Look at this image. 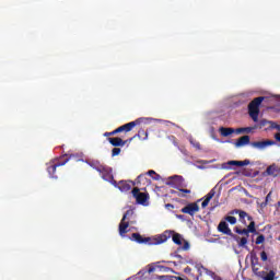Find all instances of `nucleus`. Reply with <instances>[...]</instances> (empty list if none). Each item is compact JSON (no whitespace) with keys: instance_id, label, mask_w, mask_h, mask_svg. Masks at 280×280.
<instances>
[{"instance_id":"1","label":"nucleus","mask_w":280,"mask_h":280,"mask_svg":"<svg viewBox=\"0 0 280 280\" xmlns=\"http://www.w3.org/2000/svg\"><path fill=\"white\" fill-rule=\"evenodd\" d=\"M172 232H163L162 234L154 237H143L139 233L131 234V242H137V244H149L150 246H159V244H165L170 240Z\"/></svg>"},{"instance_id":"2","label":"nucleus","mask_w":280,"mask_h":280,"mask_svg":"<svg viewBox=\"0 0 280 280\" xmlns=\"http://www.w3.org/2000/svg\"><path fill=\"white\" fill-rule=\"evenodd\" d=\"M238 214V220L240 222L245 223L246 222V218L247 220L250 222L249 225L247 226V229H240V228H235V233H237L238 235H246V237H248V233H257V229H255V221L253 220V217L248 215V213L244 210H232L230 212V215H235Z\"/></svg>"},{"instance_id":"3","label":"nucleus","mask_w":280,"mask_h":280,"mask_svg":"<svg viewBox=\"0 0 280 280\" xmlns=\"http://www.w3.org/2000/svg\"><path fill=\"white\" fill-rule=\"evenodd\" d=\"M69 161H80V156L78 154L63 155L59 162L47 167L49 176H51V178H58V176H56V170H58V167H62V165H67Z\"/></svg>"},{"instance_id":"4","label":"nucleus","mask_w":280,"mask_h":280,"mask_svg":"<svg viewBox=\"0 0 280 280\" xmlns=\"http://www.w3.org/2000/svg\"><path fill=\"white\" fill-rule=\"evenodd\" d=\"M266 100L264 96H259L254 98L248 104V115L252 117L253 121L258 122L259 121V106H261V103Z\"/></svg>"},{"instance_id":"5","label":"nucleus","mask_w":280,"mask_h":280,"mask_svg":"<svg viewBox=\"0 0 280 280\" xmlns=\"http://www.w3.org/2000/svg\"><path fill=\"white\" fill-rule=\"evenodd\" d=\"M96 172L101 175L103 180H106L107 183H110L114 187H117V180H115V177L113 176V168L110 166L106 165H97L94 167Z\"/></svg>"},{"instance_id":"6","label":"nucleus","mask_w":280,"mask_h":280,"mask_svg":"<svg viewBox=\"0 0 280 280\" xmlns=\"http://www.w3.org/2000/svg\"><path fill=\"white\" fill-rule=\"evenodd\" d=\"M131 215H135L133 210H127L126 213L122 215V219L118 226L120 237H126V233H128V226H130V222L126 220H128V218H130Z\"/></svg>"},{"instance_id":"7","label":"nucleus","mask_w":280,"mask_h":280,"mask_svg":"<svg viewBox=\"0 0 280 280\" xmlns=\"http://www.w3.org/2000/svg\"><path fill=\"white\" fill-rule=\"evenodd\" d=\"M131 194L133 196V198L136 199L138 205H142L143 207H145V205L148 203V200H150V194L148 192H141V189L135 187L131 190Z\"/></svg>"},{"instance_id":"8","label":"nucleus","mask_w":280,"mask_h":280,"mask_svg":"<svg viewBox=\"0 0 280 280\" xmlns=\"http://www.w3.org/2000/svg\"><path fill=\"white\" fill-rule=\"evenodd\" d=\"M166 185L173 189H180V187H185V178L180 175L171 176L167 178Z\"/></svg>"},{"instance_id":"9","label":"nucleus","mask_w":280,"mask_h":280,"mask_svg":"<svg viewBox=\"0 0 280 280\" xmlns=\"http://www.w3.org/2000/svg\"><path fill=\"white\" fill-rule=\"evenodd\" d=\"M198 211H200V206H198L197 202L188 203L186 207L182 208L180 210L182 213H187L188 215H191V217L196 215Z\"/></svg>"},{"instance_id":"10","label":"nucleus","mask_w":280,"mask_h":280,"mask_svg":"<svg viewBox=\"0 0 280 280\" xmlns=\"http://www.w3.org/2000/svg\"><path fill=\"white\" fill-rule=\"evenodd\" d=\"M250 145L256 150H266V148L270 145H275V141L272 140L254 141V142H250Z\"/></svg>"},{"instance_id":"11","label":"nucleus","mask_w":280,"mask_h":280,"mask_svg":"<svg viewBox=\"0 0 280 280\" xmlns=\"http://www.w3.org/2000/svg\"><path fill=\"white\" fill-rule=\"evenodd\" d=\"M117 187L120 191H130L135 187V182L132 180H120L117 183Z\"/></svg>"},{"instance_id":"12","label":"nucleus","mask_w":280,"mask_h":280,"mask_svg":"<svg viewBox=\"0 0 280 280\" xmlns=\"http://www.w3.org/2000/svg\"><path fill=\"white\" fill-rule=\"evenodd\" d=\"M107 141L110 143V145H114V148H124V145H126V143H128L127 140H122L119 137H115V138H107Z\"/></svg>"},{"instance_id":"13","label":"nucleus","mask_w":280,"mask_h":280,"mask_svg":"<svg viewBox=\"0 0 280 280\" xmlns=\"http://www.w3.org/2000/svg\"><path fill=\"white\" fill-rule=\"evenodd\" d=\"M167 232L171 233L170 237H172L174 244H176L177 246H183V235H180L172 230L164 231V233H167Z\"/></svg>"},{"instance_id":"14","label":"nucleus","mask_w":280,"mask_h":280,"mask_svg":"<svg viewBox=\"0 0 280 280\" xmlns=\"http://www.w3.org/2000/svg\"><path fill=\"white\" fill-rule=\"evenodd\" d=\"M267 176H273V178H277V176L280 175V167L277 166V164H271L266 170Z\"/></svg>"},{"instance_id":"15","label":"nucleus","mask_w":280,"mask_h":280,"mask_svg":"<svg viewBox=\"0 0 280 280\" xmlns=\"http://www.w3.org/2000/svg\"><path fill=\"white\" fill-rule=\"evenodd\" d=\"M218 231L224 235H233V232L229 229L226 221H221L218 225Z\"/></svg>"},{"instance_id":"16","label":"nucleus","mask_w":280,"mask_h":280,"mask_svg":"<svg viewBox=\"0 0 280 280\" xmlns=\"http://www.w3.org/2000/svg\"><path fill=\"white\" fill-rule=\"evenodd\" d=\"M250 143V136H242L234 143L235 148H244V145H248Z\"/></svg>"},{"instance_id":"17","label":"nucleus","mask_w":280,"mask_h":280,"mask_svg":"<svg viewBox=\"0 0 280 280\" xmlns=\"http://www.w3.org/2000/svg\"><path fill=\"white\" fill-rule=\"evenodd\" d=\"M213 196H215V190L211 189L207 195L205 200L201 203V208L202 209H207V207H209V202H211V199L213 198Z\"/></svg>"},{"instance_id":"18","label":"nucleus","mask_w":280,"mask_h":280,"mask_svg":"<svg viewBox=\"0 0 280 280\" xmlns=\"http://www.w3.org/2000/svg\"><path fill=\"white\" fill-rule=\"evenodd\" d=\"M228 165H235L236 167H245L246 165H250V161L249 160H244V161H229Z\"/></svg>"},{"instance_id":"19","label":"nucleus","mask_w":280,"mask_h":280,"mask_svg":"<svg viewBox=\"0 0 280 280\" xmlns=\"http://www.w3.org/2000/svg\"><path fill=\"white\" fill-rule=\"evenodd\" d=\"M139 124H141V121L139 119H137V120H133V121L122 125V127L125 128V132H130V130H132V128H135V126H139Z\"/></svg>"},{"instance_id":"20","label":"nucleus","mask_w":280,"mask_h":280,"mask_svg":"<svg viewBox=\"0 0 280 280\" xmlns=\"http://www.w3.org/2000/svg\"><path fill=\"white\" fill-rule=\"evenodd\" d=\"M220 132L222 135V137H230V135H233L235 132V129L231 128V127H221L220 128Z\"/></svg>"},{"instance_id":"21","label":"nucleus","mask_w":280,"mask_h":280,"mask_svg":"<svg viewBox=\"0 0 280 280\" xmlns=\"http://www.w3.org/2000/svg\"><path fill=\"white\" fill-rule=\"evenodd\" d=\"M135 137H138L140 141H145V139H148V131H145L144 129H140Z\"/></svg>"},{"instance_id":"22","label":"nucleus","mask_w":280,"mask_h":280,"mask_svg":"<svg viewBox=\"0 0 280 280\" xmlns=\"http://www.w3.org/2000/svg\"><path fill=\"white\" fill-rule=\"evenodd\" d=\"M252 130H253V128H250V127H242V128L234 129V132L236 135H244V132L249 133Z\"/></svg>"},{"instance_id":"23","label":"nucleus","mask_w":280,"mask_h":280,"mask_svg":"<svg viewBox=\"0 0 280 280\" xmlns=\"http://www.w3.org/2000/svg\"><path fill=\"white\" fill-rule=\"evenodd\" d=\"M250 264L252 266H259V257H257V254H255V252L250 253Z\"/></svg>"},{"instance_id":"24","label":"nucleus","mask_w":280,"mask_h":280,"mask_svg":"<svg viewBox=\"0 0 280 280\" xmlns=\"http://www.w3.org/2000/svg\"><path fill=\"white\" fill-rule=\"evenodd\" d=\"M246 244H248V236H244L238 241L240 248H246V250H248V246H246Z\"/></svg>"},{"instance_id":"25","label":"nucleus","mask_w":280,"mask_h":280,"mask_svg":"<svg viewBox=\"0 0 280 280\" xmlns=\"http://www.w3.org/2000/svg\"><path fill=\"white\" fill-rule=\"evenodd\" d=\"M189 143L192 145V148H195L196 150H202V148L200 147V142H198L196 139L190 138L189 139Z\"/></svg>"},{"instance_id":"26","label":"nucleus","mask_w":280,"mask_h":280,"mask_svg":"<svg viewBox=\"0 0 280 280\" xmlns=\"http://www.w3.org/2000/svg\"><path fill=\"white\" fill-rule=\"evenodd\" d=\"M272 200V191H269L268 195L266 196L265 202L260 205V207L266 208L268 207V202Z\"/></svg>"},{"instance_id":"27","label":"nucleus","mask_w":280,"mask_h":280,"mask_svg":"<svg viewBox=\"0 0 280 280\" xmlns=\"http://www.w3.org/2000/svg\"><path fill=\"white\" fill-rule=\"evenodd\" d=\"M226 222H229L230 224H237V219L233 215H228L225 217Z\"/></svg>"},{"instance_id":"28","label":"nucleus","mask_w":280,"mask_h":280,"mask_svg":"<svg viewBox=\"0 0 280 280\" xmlns=\"http://www.w3.org/2000/svg\"><path fill=\"white\" fill-rule=\"evenodd\" d=\"M275 270H270L265 277L264 280H275Z\"/></svg>"},{"instance_id":"29","label":"nucleus","mask_w":280,"mask_h":280,"mask_svg":"<svg viewBox=\"0 0 280 280\" xmlns=\"http://www.w3.org/2000/svg\"><path fill=\"white\" fill-rule=\"evenodd\" d=\"M148 176H154L155 175V177H153V180H159V178H161V175H159V174H156V172L155 171H148Z\"/></svg>"},{"instance_id":"30","label":"nucleus","mask_w":280,"mask_h":280,"mask_svg":"<svg viewBox=\"0 0 280 280\" xmlns=\"http://www.w3.org/2000/svg\"><path fill=\"white\" fill-rule=\"evenodd\" d=\"M268 124H269L270 128L280 131V125H278L277 122L269 120Z\"/></svg>"},{"instance_id":"31","label":"nucleus","mask_w":280,"mask_h":280,"mask_svg":"<svg viewBox=\"0 0 280 280\" xmlns=\"http://www.w3.org/2000/svg\"><path fill=\"white\" fill-rule=\"evenodd\" d=\"M264 242H266V236H264V234H260L259 236H257L256 238V244H264Z\"/></svg>"},{"instance_id":"32","label":"nucleus","mask_w":280,"mask_h":280,"mask_svg":"<svg viewBox=\"0 0 280 280\" xmlns=\"http://www.w3.org/2000/svg\"><path fill=\"white\" fill-rule=\"evenodd\" d=\"M119 154H121V149L119 148H114L112 150V156H119Z\"/></svg>"},{"instance_id":"33","label":"nucleus","mask_w":280,"mask_h":280,"mask_svg":"<svg viewBox=\"0 0 280 280\" xmlns=\"http://www.w3.org/2000/svg\"><path fill=\"white\" fill-rule=\"evenodd\" d=\"M260 259H261V261H268V254L266 252H261Z\"/></svg>"},{"instance_id":"34","label":"nucleus","mask_w":280,"mask_h":280,"mask_svg":"<svg viewBox=\"0 0 280 280\" xmlns=\"http://www.w3.org/2000/svg\"><path fill=\"white\" fill-rule=\"evenodd\" d=\"M115 132H116V135H119V132H126L124 125L118 127L117 129H115Z\"/></svg>"},{"instance_id":"35","label":"nucleus","mask_w":280,"mask_h":280,"mask_svg":"<svg viewBox=\"0 0 280 280\" xmlns=\"http://www.w3.org/2000/svg\"><path fill=\"white\" fill-rule=\"evenodd\" d=\"M182 248L183 250H189V242L185 241Z\"/></svg>"},{"instance_id":"36","label":"nucleus","mask_w":280,"mask_h":280,"mask_svg":"<svg viewBox=\"0 0 280 280\" xmlns=\"http://www.w3.org/2000/svg\"><path fill=\"white\" fill-rule=\"evenodd\" d=\"M115 135H117V132H115V130H114V131H110V132H105L104 137H113Z\"/></svg>"},{"instance_id":"37","label":"nucleus","mask_w":280,"mask_h":280,"mask_svg":"<svg viewBox=\"0 0 280 280\" xmlns=\"http://www.w3.org/2000/svg\"><path fill=\"white\" fill-rule=\"evenodd\" d=\"M137 180L138 183H141L142 180H148V179L145 178V175H139Z\"/></svg>"},{"instance_id":"38","label":"nucleus","mask_w":280,"mask_h":280,"mask_svg":"<svg viewBox=\"0 0 280 280\" xmlns=\"http://www.w3.org/2000/svg\"><path fill=\"white\" fill-rule=\"evenodd\" d=\"M178 190L182 191V194H191V190L189 189L178 188Z\"/></svg>"},{"instance_id":"39","label":"nucleus","mask_w":280,"mask_h":280,"mask_svg":"<svg viewBox=\"0 0 280 280\" xmlns=\"http://www.w3.org/2000/svg\"><path fill=\"white\" fill-rule=\"evenodd\" d=\"M155 270H156V268L150 267V268L148 269V272H149V275H152V272H154Z\"/></svg>"},{"instance_id":"40","label":"nucleus","mask_w":280,"mask_h":280,"mask_svg":"<svg viewBox=\"0 0 280 280\" xmlns=\"http://www.w3.org/2000/svg\"><path fill=\"white\" fill-rule=\"evenodd\" d=\"M165 208H166V209H174V205H172V203H166V205H165Z\"/></svg>"},{"instance_id":"41","label":"nucleus","mask_w":280,"mask_h":280,"mask_svg":"<svg viewBox=\"0 0 280 280\" xmlns=\"http://www.w3.org/2000/svg\"><path fill=\"white\" fill-rule=\"evenodd\" d=\"M275 139H276V141H280V132L275 135Z\"/></svg>"},{"instance_id":"42","label":"nucleus","mask_w":280,"mask_h":280,"mask_svg":"<svg viewBox=\"0 0 280 280\" xmlns=\"http://www.w3.org/2000/svg\"><path fill=\"white\" fill-rule=\"evenodd\" d=\"M252 270H253V272H257L259 270V268L257 266H252Z\"/></svg>"},{"instance_id":"43","label":"nucleus","mask_w":280,"mask_h":280,"mask_svg":"<svg viewBox=\"0 0 280 280\" xmlns=\"http://www.w3.org/2000/svg\"><path fill=\"white\" fill-rule=\"evenodd\" d=\"M185 272H191V268L190 267H186L185 268Z\"/></svg>"},{"instance_id":"44","label":"nucleus","mask_w":280,"mask_h":280,"mask_svg":"<svg viewBox=\"0 0 280 280\" xmlns=\"http://www.w3.org/2000/svg\"><path fill=\"white\" fill-rule=\"evenodd\" d=\"M276 207L277 209H280V201L277 202Z\"/></svg>"},{"instance_id":"45","label":"nucleus","mask_w":280,"mask_h":280,"mask_svg":"<svg viewBox=\"0 0 280 280\" xmlns=\"http://www.w3.org/2000/svg\"><path fill=\"white\" fill-rule=\"evenodd\" d=\"M176 258H177V259H183V256L176 255Z\"/></svg>"},{"instance_id":"46","label":"nucleus","mask_w":280,"mask_h":280,"mask_svg":"<svg viewBox=\"0 0 280 280\" xmlns=\"http://www.w3.org/2000/svg\"><path fill=\"white\" fill-rule=\"evenodd\" d=\"M214 280H222V278L221 277H215Z\"/></svg>"},{"instance_id":"47","label":"nucleus","mask_w":280,"mask_h":280,"mask_svg":"<svg viewBox=\"0 0 280 280\" xmlns=\"http://www.w3.org/2000/svg\"><path fill=\"white\" fill-rule=\"evenodd\" d=\"M261 124H262V126H266V120H262Z\"/></svg>"},{"instance_id":"48","label":"nucleus","mask_w":280,"mask_h":280,"mask_svg":"<svg viewBox=\"0 0 280 280\" xmlns=\"http://www.w3.org/2000/svg\"><path fill=\"white\" fill-rule=\"evenodd\" d=\"M160 279H165V276H161Z\"/></svg>"}]
</instances>
